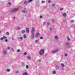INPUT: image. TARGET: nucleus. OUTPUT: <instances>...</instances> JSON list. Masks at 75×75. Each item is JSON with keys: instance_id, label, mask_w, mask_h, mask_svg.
<instances>
[{"instance_id": "obj_31", "label": "nucleus", "mask_w": 75, "mask_h": 75, "mask_svg": "<svg viewBox=\"0 0 75 75\" xmlns=\"http://www.w3.org/2000/svg\"><path fill=\"white\" fill-rule=\"evenodd\" d=\"M25 30H23L22 31V34H23V33H25Z\"/></svg>"}, {"instance_id": "obj_52", "label": "nucleus", "mask_w": 75, "mask_h": 75, "mask_svg": "<svg viewBox=\"0 0 75 75\" xmlns=\"http://www.w3.org/2000/svg\"><path fill=\"white\" fill-rule=\"evenodd\" d=\"M12 40H14V39H13V38H12Z\"/></svg>"}, {"instance_id": "obj_47", "label": "nucleus", "mask_w": 75, "mask_h": 75, "mask_svg": "<svg viewBox=\"0 0 75 75\" xmlns=\"http://www.w3.org/2000/svg\"><path fill=\"white\" fill-rule=\"evenodd\" d=\"M16 72L17 73V74H18V73L19 72L18 71H16Z\"/></svg>"}, {"instance_id": "obj_19", "label": "nucleus", "mask_w": 75, "mask_h": 75, "mask_svg": "<svg viewBox=\"0 0 75 75\" xmlns=\"http://www.w3.org/2000/svg\"><path fill=\"white\" fill-rule=\"evenodd\" d=\"M67 41H70V39L69 38V37L67 36Z\"/></svg>"}, {"instance_id": "obj_49", "label": "nucleus", "mask_w": 75, "mask_h": 75, "mask_svg": "<svg viewBox=\"0 0 75 75\" xmlns=\"http://www.w3.org/2000/svg\"><path fill=\"white\" fill-rule=\"evenodd\" d=\"M10 47H7V50H9V49H10Z\"/></svg>"}, {"instance_id": "obj_29", "label": "nucleus", "mask_w": 75, "mask_h": 75, "mask_svg": "<svg viewBox=\"0 0 75 75\" xmlns=\"http://www.w3.org/2000/svg\"><path fill=\"white\" fill-rule=\"evenodd\" d=\"M3 39H6L7 38V37L5 36H3Z\"/></svg>"}, {"instance_id": "obj_35", "label": "nucleus", "mask_w": 75, "mask_h": 75, "mask_svg": "<svg viewBox=\"0 0 75 75\" xmlns=\"http://www.w3.org/2000/svg\"><path fill=\"white\" fill-rule=\"evenodd\" d=\"M40 38L41 40H42L43 39V37L41 36L40 37Z\"/></svg>"}, {"instance_id": "obj_42", "label": "nucleus", "mask_w": 75, "mask_h": 75, "mask_svg": "<svg viewBox=\"0 0 75 75\" xmlns=\"http://www.w3.org/2000/svg\"><path fill=\"white\" fill-rule=\"evenodd\" d=\"M0 40H3V37L1 38Z\"/></svg>"}, {"instance_id": "obj_11", "label": "nucleus", "mask_w": 75, "mask_h": 75, "mask_svg": "<svg viewBox=\"0 0 75 75\" xmlns=\"http://www.w3.org/2000/svg\"><path fill=\"white\" fill-rule=\"evenodd\" d=\"M26 32L27 33H30L29 30V28H26Z\"/></svg>"}, {"instance_id": "obj_16", "label": "nucleus", "mask_w": 75, "mask_h": 75, "mask_svg": "<svg viewBox=\"0 0 75 75\" xmlns=\"http://www.w3.org/2000/svg\"><path fill=\"white\" fill-rule=\"evenodd\" d=\"M61 67H65V65H64V64L63 63H62L61 64Z\"/></svg>"}, {"instance_id": "obj_54", "label": "nucleus", "mask_w": 75, "mask_h": 75, "mask_svg": "<svg viewBox=\"0 0 75 75\" xmlns=\"http://www.w3.org/2000/svg\"><path fill=\"white\" fill-rule=\"evenodd\" d=\"M15 18V17H14V18Z\"/></svg>"}, {"instance_id": "obj_26", "label": "nucleus", "mask_w": 75, "mask_h": 75, "mask_svg": "<svg viewBox=\"0 0 75 75\" xmlns=\"http://www.w3.org/2000/svg\"><path fill=\"white\" fill-rule=\"evenodd\" d=\"M6 34L7 35H9V33H8V32H6Z\"/></svg>"}, {"instance_id": "obj_27", "label": "nucleus", "mask_w": 75, "mask_h": 75, "mask_svg": "<svg viewBox=\"0 0 75 75\" xmlns=\"http://www.w3.org/2000/svg\"><path fill=\"white\" fill-rule=\"evenodd\" d=\"M21 52V50L19 49H18L17 50V52Z\"/></svg>"}, {"instance_id": "obj_6", "label": "nucleus", "mask_w": 75, "mask_h": 75, "mask_svg": "<svg viewBox=\"0 0 75 75\" xmlns=\"http://www.w3.org/2000/svg\"><path fill=\"white\" fill-rule=\"evenodd\" d=\"M3 52L4 55H6L7 54V50L5 49H4L3 50Z\"/></svg>"}, {"instance_id": "obj_38", "label": "nucleus", "mask_w": 75, "mask_h": 75, "mask_svg": "<svg viewBox=\"0 0 75 75\" xmlns=\"http://www.w3.org/2000/svg\"><path fill=\"white\" fill-rule=\"evenodd\" d=\"M43 24H44V25H45V24H46V22H43Z\"/></svg>"}, {"instance_id": "obj_17", "label": "nucleus", "mask_w": 75, "mask_h": 75, "mask_svg": "<svg viewBox=\"0 0 75 75\" xmlns=\"http://www.w3.org/2000/svg\"><path fill=\"white\" fill-rule=\"evenodd\" d=\"M22 75H28V73L27 72H25L22 74Z\"/></svg>"}, {"instance_id": "obj_5", "label": "nucleus", "mask_w": 75, "mask_h": 75, "mask_svg": "<svg viewBox=\"0 0 75 75\" xmlns=\"http://www.w3.org/2000/svg\"><path fill=\"white\" fill-rule=\"evenodd\" d=\"M66 47L68 48H71V44L69 43H66Z\"/></svg>"}, {"instance_id": "obj_50", "label": "nucleus", "mask_w": 75, "mask_h": 75, "mask_svg": "<svg viewBox=\"0 0 75 75\" xmlns=\"http://www.w3.org/2000/svg\"><path fill=\"white\" fill-rule=\"evenodd\" d=\"M63 56H64V55L63 54H62L61 56V57H62Z\"/></svg>"}, {"instance_id": "obj_44", "label": "nucleus", "mask_w": 75, "mask_h": 75, "mask_svg": "<svg viewBox=\"0 0 75 75\" xmlns=\"http://www.w3.org/2000/svg\"><path fill=\"white\" fill-rule=\"evenodd\" d=\"M24 55H27V52H25L24 53Z\"/></svg>"}, {"instance_id": "obj_9", "label": "nucleus", "mask_w": 75, "mask_h": 75, "mask_svg": "<svg viewBox=\"0 0 75 75\" xmlns=\"http://www.w3.org/2000/svg\"><path fill=\"white\" fill-rule=\"evenodd\" d=\"M35 44H38L39 42V40H36L35 41Z\"/></svg>"}, {"instance_id": "obj_14", "label": "nucleus", "mask_w": 75, "mask_h": 75, "mask_svg": "<svg viewBox=\"0 0 75 75\" xmlns=\"http://www.w3.org/2000/svg\"><path fill=\"white\" fill-rule=\"evenodd\" d=\"M27 58L29 60H31V57L29 56H27Z\"/></svg>"}, {"instance_id": "obj_39", "label": "nucleus", "mask_w": 75, "mask_h": 75, "mask_svg": "<svg viewBox=\"0 0 75 75\" xmlns=\"http://www.w3.org/2000/svg\"><path fill=\"white\" fill-rule=\"evenodd\" d=\"M19 38L21 39V40H23V38H22V37H20Z\"/></svg>"}, {"instance_id": "obj_33", "label": "nucleus", "mask_w": 75, "mask_h": 75, "mask_svg": "<svg viewBox=\"0 0 75 75\" xmlns=\"http://www.w3.org/2000/svg\"><path fill=\"white\" fill-rule=\"evenodd\" d=\"M45 3V1H41V3Z\"/></svg>"}, {"instance_id": "obj_1", "label": "nucleus", "mask_w": 75, "mask_h": 75, "mask_svg": "<svg viewBox=\"0 0 75 75\" xmlns=\"http://www.w3.org/2000/svg\"><path fill=\"white\" fill-rule=\"evenodd\" d=\"M35 31V28L34 27H33L31 31V37L32 38H34V31Z\"/></svg>"}, {"instance_id": "obj_30", "label": "nucleus", "mask_w": 75, "mask_h": 75, "mask_svg": "<svg viewBox=\"0 0 75 75\" xmlns=\"http://www.w3.org/2000/svg\"><path fill=\"white\" fill-rule=\"evenodd\" d=\"M26 69H28V65H26Z\"/></svg>"}, {"instance_id": "obj_21", "label": "nucleus", "mask_w": 75, "mask_h": 75, "mask_svg": "<svg viewBox=\"0 0 75 75\" xmlns=\"http://www.w3.org/2000/svg\"><path fill=\"white\" fill-rule=\"evenodd\" d=\"M47 25L48 26H49V25H50V22H48L47 23Z\"/></svg>"}, {"instance_id": "obj_46", "label": "nucleus", "mask_w": 75, "mask_h": 75, "mask_svg": "<svg viewBox=\"0 0 75 75\" xmlns=\"http://www.w3.org/2000/svg\"><path fill=\"white\" fill-rule=\"evenodd\" d=\"M7 41H8V40H7V39H6L5 40V42H7Z\"/></svg>"}, {"instance_id": "obj_53", "label": "nucleus", "mask_w": 75, "mask_h": 75, "mask_svg": "<svg viewBox=\"0 0 75 75\" xmlns=\"http://www.w3.org/2000/svg\"><path fill=\"white\" fill-rule=\"evenodd\" d=\"M1 33V31L0 30V33Z\"/></svg>"}, {"instance_id": "obj_8", "label": "nucleus", "mask_w": 75, "mask_h": 75, "mask_svg": "<svg viewBox=\"0 0 75 75\" xmlns=\"http://www.w3.org/2000/svg\"><path fill=\"white\" fill-rule=\"evenodd\" d=\"M22 13H26L27 12V10H26V9H25L24 10H22L21 11Z\"/></svg>"}, {"instance_id": "obj_25", "label": "nucleus", "mask_w": 75, "mask_h": 75, "mask_svg": "<svg viewBox=\"0 0 75 75\" xmlns=\"http://www.w3.org/2000/svg\"><path fill=\"white\" fill-rule=\"evenodd\" d=\"M56 68L57 69H58L59 68V67H58V66L56 65Z\"/></svg>"}, {"instance_id": "obj_22", "label": "nucleus", "mask_w": 75, "mask_h": 75, "mask_svg": "<svg viewBox=\"0 0 75 75\" xmlns=\"http://www.w3.org/2000/svg\"><path fill=\"white\" fill-rule=\"evenodd\" d=\"M17 29L18 30H20V28L18 26L17 27Z\"/></svg>"}, {"instance_id": "obj_37", "label": "nucleus", "mask_w": 75, "mask_h": 75, "mask_svg": "<svg viewBox=\"0 0 75 75\" xmlns=\"http://www.w3.org/2000/svg\"><path fill=\"white\" fill-rule=\"evenodd\" d=\"M73 22H74V20H71L70 21V23H73Z\"/></svg>"}, {"instance_id": "obj_13", "label": "nucleus", "mask_w": 75, "mask_h": 75, "mask_svg": "<svg viewBox=\"0 0 75 75\" xmlns=\"http://www.w3.org/2000/svg\"><path fill=\"white\" fill-rule=\"evenodd\" d=\"M63 16L64 17H67V13H63Z\"/></svg>"}, {"instance_id": "obj_3", "label": "nucleus", "mask_w": 75, "mask_h": 75, "mask_svg": "<svg viewBox=\"0 0 75 75\" xmlns=\"http://www.w3.org/2000/svg\"><path fill=\"white\" fill-rule=\"evenodd\" d=\"M21 8V6H19L17 8H14L11 10V11H14V10H16V9H18V10H20V9Z\"/></svg>"}, {"instance_id": "obj_43", "label": "nucleus", "mask_w": 75, "mask_h": 75, "mask_svg": "<svg viewBox=\"0 0 75 75\" xmlns=\"http://www.w3.org/2000/svg\"><path fill=\"white\" fill-rule=\"evenodd\" d=\"M8 4L9 5H11V2H9Z\"/></svg>"}, {"instance_id": "obj_20", "label": "nucleus", "mask_w": 75, "mask_h": 75, "mask_svg": "<svg viewBox=\"0 0 75 75\" xmlns=\"http://www.w3.org/2000/svg\"><path fill=\"white\" fill-rule=\"evenodd\" d=\"M56 71H52V74H56Z\"/></svg>"}, {"instance_id": "obj_12", "label": "nucleus", "mask_w": 75, "mask_h": 75, "mask_svg": "<svg viewBox=\"0 0 75 75\" xmlns=\"http://www.w3.org/2000/svg\"><path fill=\"white\" fill-rule=\"evenodd\" d=\"M39 35H40V34L39 33H37L35 35V37H38V36H39Z\"/></svg>"}, {"instance_id": "obj_40", "label": "nucleus", "mask_w": 75, "mask_h": 75, "mask_svg": "<svg viewBox=\"0 0 75 75\" xmlns=\"http://www.w3.org/2000/svg\"><path fill=\"white\" fill-rule=\"evenodd\" d=\"M50 31H52V27H50Z\"/></svg>"}, {"instance_id": "obj_51", "label": "nucleus", "mask_w": 75, "mask_h": 75, "mask_svg": "<svg viewBox=\"0 0 75 75\" xmlns=\"http://www.w3.org/2000/svg\"><path fill=\"white\" fill-rule=\"evenodd\" d=\"M41 60L39 61V62H41Z\"/></svg>"}, {"instance_id": "obj_34", "label": "nucleus", "mask_w": 75, "mask_h": 75, "mask_svg": "<svg viewBox=\"0 0 75 75\" xmlns=\"http://www.w3.org/2000/svg\"><path fill=\"white\" fill-rule=\"evenodd\" d=\"M64 56H65V57H67V56H68V54H67L66 53L64 54Z\"/></svg>"}, {"instance_id": "obj_36", "label": "nucleus", "mask_w": 75, "mask_h": 75, "mask_svg": "<svg viewBox=\"0 0 75 75\" xmlns=\"http://www.w3.org/2000/svg\"><path fill=\"white\" fill-rule=\"evenodd\" d=\"M11 51L13 52L14 51V49H13V48H11Z\"/></svg>"}, {"instance_id": "obj_32", "label": "nucleus", "mask_w": 75, "mask_h": 75, "mask_svg": "<svg viewBox=\"0 0 75 75\" xmlns=\"http://www.w3.org/2000/svg\"><path fill=\"white\" fill-rule=\"evenodd\" d=\"M59 9H60V11H62V10H63V8H60Z\"/></svg>"}, {"instance_id": "obj_10", "label": "nucleus", "mask_w": 75, "mask_h": 75, "mask_svg": "<svg viewBox=\"0 0 75 75\" xmlns=\"http://www.w3.org/2000/svg\"><path fill=\"white\" fill-rule=\"evenodd\" d=\"M54 38L57 41L58 39V36H55L54 37Z\"/></svg>"}, {"instance_id": "obj_48", "label": "nucleus", "mask_w": 75, "mask_h": 75, "mask_svg": "<svg viewBox=\"0 0 75 75\" xmlns=\"http://www.w3.org/2000/svg\"><path fill=\"white\" fill-rule=\"evenodd\" d=\"M40 18H42V16H40Z\"/></svg>"}, {"instance_id": "obj_15", "label": "nucleus", "mask_w": 75, "mask_h": 75, "mask_svg": "<svg viewBox=\"0 0 75 75\" xmlns=\"http://www.w3.org/2000/svg\"><path fill=\"white\" fill-rule=\"evenodd\" d=\"M52 23H55V20L54 19H52Z\"/></svg>"}, {"instance_id": "obj_18", "label": "nucleus", "mask_w": 75, "mask_h": 75, "mask_svg": "<svg viewBox=\"0 0 75 75\" xmlns=\"http://www.w3.org/2000/svg\"><path fill=\"white\" fill-rule=\"evenodd\" d=\"M52 6V7H54V6H55V4H52L51 5Z\"/></svg>"}, {"instance_id": "obj_4", "label": "nucleus", "mask_w": 75, "mask_h": 75, "mask_svg": "<svg viewBox=\"0 0 75 75\" xmlns=\"http://www.w3.org/2000/svg\"><path fill=\"white\" fill-rule=\"evenodd\" d=\"M33 1V0H26L24 2V4H26L28 3H31Z\"/></svg>"}, {"instance_id": "obj_24", "label": "nucleus", "mask_w": 75, "mask_h": 75, "mask_svg": "<svg viewBox=\"0 0 75 75\" xmlns=\"http://www.w3.org/2000/svg\"><path fill=\"white\" fill-rule=\"evenodd\" d=\"M6 71H7V72H10V70L9 69H6Z\"/></svg>"}, {"instance_id": "obj_2", "label": "nucleus", "mask_w": 75, "mask_h": 75, "mask_svg": "<svg viewBox=\"0 0 75 75\" xmlns=\"http://www.w3.org/2000/svg\"><path fill=\"white\" fill-rule=\"evenodd\" d=\"M39 55H42L44 54V50L43 49H42L40 50L39 53Z\"/></svg>"}, {"instance_id": "obj_41", "label": "nucleus", "mask_w": 75, "mask_h": 75, "mask_svg": "<svg viewBox=\"0 0 75 75\" xmlns=\"http://www.w3.org/2000/svg\"><path fill=\"white\" fill-rule=\"evenodd\" d=\"M64 22H66L67 21V20H66V19H64Z\"/></svg>"}, {"instance_id": "obj_45", "label": "nucleus", "mask_w": 75, "mask_h": 75, "mask_svg": "<svg viewBox=\"0 0 75 75\" xmlns=\"http://www.w3.org/2000/svg\"><path fill=\"white\" fill-rule=\"evenodd\" d=\"M48 3H51V1H50V0H49V1H48Z\"/></svg>"}, {"instance_id": "obj_28", "label": "nucleus", "mask_w": 75, "mask_h": 75, "mask_svg": "<svg viewBox=\"0 0 75 75\" xmlns=\"http://www.w3.org/2000/svg\"><path fill=\"white\" fill-rule=\"evenodd\" d=\"M21 64L23 66H24V65H25V63L24 62L22 63Z\"/></svg>"}, {"instance_id": "obj_7", "label": "nucleus", "mask_w": 75, "mask_h": 75, "mask_svg": "<svg viewBox=\"0 0 75 75\" xmlns=\"http://www.w3.org/2000/svg\"><path fill=\"white\" fill-rule=\"evenodd\" d=\"M58 51V49H57L55 50L52 51V52L53 54H55V53H56V52H57Z\"/></svg>"}, {"instance_id": "obj_23", "label": "nucleus", "mask_w": 75, "mask_h": 75, "mask_svg": "<svg viewBox=\"0 0 75 75\" xmlns=\"http://www.w3.org/2000/svg\"><path fill=\"white\" fill-rule=\"evenodd\" d=\"M26 37H27V36H26V35H23L24 38H26Z\"/></svg>"}]
</instances>
